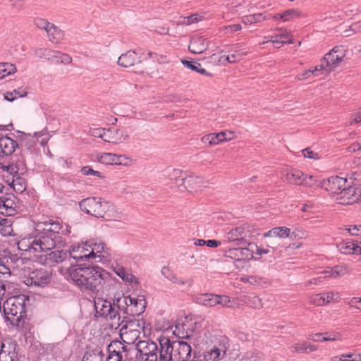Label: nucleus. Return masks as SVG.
Here are the masks:
<instances>
[{"label":"nucleus","instance_id":"1","mask_svg":"<svg viewBox=\"0 0 361 361\" xmlns=\"http://www.w3.org/2000/svg\"><path fill=\"white\" fill-rule=\"evenodd\" d=\"M59 272L82 290L99 293L109 279V274L99 267L71 266L59 268Z\"/></svg>","mask_w":361,"mask_h":361},{"label":"nucleus","instance_id":"2","mask_svg":"<svg viewBox=\"0 0 361 361\" xmlns=\"http://www.w3.org/2000/svg\"><path fill=\"white\" fill-rule=\"evenodd\" d=\"M29 300L25 295H18L8 298L3 303L5 315L8 320L18 322L25 314V302Z\"/></svg>","mask_w":361,"mask_h":361},{"label":"nucleus","instance_id":"3","mask_svg":"<svg viewBox=\"0 0 361 361\" xmlns=\"http://www.w3.org/2000/svg\"><path fill=\"white\" fill-rule=\"evenodd\" d=\"M80 208L90 215L97 218H104L107 212L114 209V206L101 198L88 197L80 202Z\"/></svg>","mask_w":361,"mask_h":361},{"label":"nucleus","instance_id":"4","mask_svg":"<svg viewBox=\"0 0 361 361\" xmlns=\"http://www.w3.org/2000/svg\"><path fill=\"white\" fill-rule=\"evenodd\" d=\"M35 252H46L51 250L56 247H62L65 245L63 238L59 234H54L53 233L43 232L36 236L33 239Z\"/></svg>","mask_w":361,"mask_h":361},{"label":"nucleus","instance_id":"5","mask_svg":"<svg viewBox=\"0 0 361 361\" xmlns=\"http://www.w3.org/2000/svg\"><path fill=\"white\" fill-rule=\"evenodd\" d=\"M118 309L123 310L124 315L138 316L144 312L145 300L143 298H135L130 296H122L116 298Z\"/></svg>","mask_w":361,"mask_h":361},{"label":"nucleus","instance_id":"6","mask_svg":"<svg viewBox=\"0 0 361 361\" xmlns=\"http://www.w3.org/2000/svg\"><path fill=\"white\" fill-rule=\"evenodd\" d=\"M347 50L343 46H336L324 55L322 61L326 63L329 71H334L343 61Z\"/></svg>","mask_w":361,"mask_h":361},{"label":"nucleus","instance_id":"7","mask_svg":"<svg viewBox=\"0 0 361 361\" xmlns=\"http://www.w3.org/2000/svg\"><path fill=\"white\" fill-rule=\"evenodd\" d=\"M140 324L138 320H129L120 329V335L125 343H134L139 338Z\"/></svg>","mask_w":361,"mask_h":361},{"label":"nucleus","instance_id":"8","mask_svg":"<svg viewBox=\"0 0 361 361\" xmlns=\"http://www.w3.org/2000/svg\"><path fill=\"white\" fill-rule=\"evenodd\" d=\"M361 197V188L355 185L343 188L338 192L336 200L341 204H353Z\"/></svg>","mask_w":361,"mask_h":361},{"label":"nucleus","instance_id":"9","mask_svg":"<svg viewBox=\"0 0 361 361\" xmlns=\"http://www.w3.org/2000/svg\"><path fill=\"white\" fill-rule=\"evenodd\" d=\"M136 350L145 361H158V347L156 343L149 340L140 341L136 345Z\"/></svg>","mask_w":361,"mask_h":361},{"label":"nucleus","instance_id":"10","mask_svg":"<svg viewBox=\"0 0 361 361\" xmlns=\"http://www.w3.org/2000/svg\"><path fill=\"white\" fill-rule=\"evenodd\" d=\"M52 279L51 273L44 269H36L30 273L28 277L25 280L27 286H44L51 282Z\"/></svg>","mask_w":361,"mask_h":361},{"label":"nucleus","instance_id":"11","mask_svg":"<svg viewBox=\"0 0 361 361\" xmlns=\"http://www.w3.org/2000/svg\"><path fill=\"white\" fill-rule=\"evenodd\" d=\"M35 55L40 59H47L53 63H70L72 61L71 57L66 54L45 48L37 49Z\"/></svg>","mask_w":361,"mask_h":361},{"label":"nucleus","instance_id":"12","mask_svg":"<svg viewBox=\"0 0 361 361\" xmlns=\"http://www.w3.org/2000/svg\"><path fill=\"white\" fill-rule=\"evenodd\" d=\"M256 244L249 243L247 247L230 248L225 252V256L236 261L253 259V248Z\"/></svg>","mask_w":361,"mask_h":361},{"label":"nucleus","instance_id":"13","mask_svg":"<svg viewBox=\"0 0 361 361\" xmlns=\"http://www.w3.org/2000/svg\"><path fill=\"white\" fill-rule=\"evenodd\" d=\"M159 343V355L158 361H172L173 356V341L171 342L168 337L161 336L158 338Z\"/></svg>","mask_w":361,"mask_h":361},{"label":"nucleus","instance_id":"14","mask_svg":"<svg viewBox=\"0 0 361 361\" xmlns=\"http://www.w3.org/2000/svg\"><path fill=\"white\" fill-rule=\"evenodd\" d=\"M173 356L172 361H187L191 355V346L185 341H173Z\"/></svg>","mask_w":361,"mask_h":361},{"label":"nucleus","instance_id":"15","mask_svg":"<svg viewBox=\"0 0 361 361\" xmlns=\"http://www.w3.org/2000/svg\"><path fill=\"white\" fill-rule=\"evenodd\" d=\"M347 180L339 176H331L321 182V186L326 190L338 195V192L346 185Z\"/></svg>","mask_w":361,"mask_h":361},{"label":"nucleus","instance_id":"16","mask_svg":"<svg viewBox=\"0 0 361 361\" xmlns=\"http://www.w3.org/2000/svg\"><path fill=\"white\" fill-rule=\"evenodd\" d=\"M338 292L329 291L319 294H314L310 297V302L317 306H324L332 302L338 300Z\"/></svg>","mask_w":361,"mask_h":361},{"label":"nucleus","instance_id":"17","mask_svg":"<svg viewBox=\"0 0 361 361\" xmlns=\"http://www.w3.org/2000/svg\"><path fill=\"white\" fill-rule=\"evenodd\" d=\"M16 197L13 195H3L0 197V212L6 216H13L16 212Z\"/></svg>","mask_w":361,"mask_h":361},{"label":"nucleus","instance_id":"18","mask_svg":"<svg viewBox=\"0 0 361 361\" xmlns=\"http://www.w3.org/2000/svg\"><path fill=\"white\" fill-rule=\"evenodd\" d=\"M18 146L17 142L7 135L0 134V157L11 155Z\"/></svg>","mask_w":361,"mask_h":361},{"label":"nucleus","instance_id":"19","mask_svg":"<svg viewBox=\"0 0 361 361\" xmlns=\"http://www.w3.org/2000/svg\"><path fill=\"white\" fill-rule=\"evenodd\" d=\"M89 249L90 243L87 242L82 243L76 246H73L72 248L68 252L69 257L76 260H91Z\"/></svg>","mask_w":361,"mask_h":361},{"label":"nucleus","instance_id":"20","mask_svg":"<svg viewBox=\"0 0 361 361\" xmlns=\"http://www.w3.org/2000/svg\"><path fill=\"white\" fill-rule=\"evenodd\" d=\"M204 180L202 177L195 175H188L186 173L184 180V185L182 186V190H186L189 192H197L203 186Z\"/></svg>","mask_w":361,"mask_h":361},{"label":"nucleus","instance_id":"21","mask_svg":"<svg viewBox=\"0 0 361 361\" xmlns=\"http://www.w3.org/2000/svg\"><path fill=\"white\" fill-rule=\"evenodd\" d=\"M109 356L106 361H123L125 345L118 341H114L108 346Z\"/></svg>","mask_w":361,"mask_h":361},{"label":"nucleus","instance_id":"22","mask_svg":"<svg viewBox=\"0 0 361 361\" xmlns=\"http://www.w3.org/2000/svg\"><path fill=\"white\" fill-rule=\"evenodd\" d=\"M68 257L69 253L68 251L64 250H56L45 255L44 262L47 265L54 266L59 263L65 262Z\"/></svg>","mask_w":361,"mask_h":361},{"label":"nucleus","instance_id":"23","mask_svg":"<svg viewBox=\"0 0 361 361\" xmlns=\"http://www.w3.org/2000/svg\"><path fill=\"white\" fill-rule=\"evenodd\" d=\"M233 132H220L219 133H210L202 137V142L209 143V145H216L221 142L229 141L233 139Z\"/></svg>","mask_w":361,"mask_h":361},{"label":"nucleus","instance_id":"24","mask_svg":"<svg viewBox=\"0 0 361 361\" xmlns=\"http://www.w3.org/2000/svg\"><path fill=\"white\" fill-rule=\"evenodd\" d=\"M209 47V42L202 36H194L190 39L189 50L194 54H202Z\"/></svg>","mask_w":361,"mask_h":361},{"label":"nucleus","instance_id":"25","mask_svg":"<svg viewBox=\"0 0 361 361\" xmlns=\"http://www.w3.org/2000/svg\"><path fill=\"white\" fill-rule=\"evenodd\" d=\"M338 248L345 255H361V241H343L338 245Z\"/></svg>","mask_w":361,"mask_h":361},{"label":"nucleus","instance_id":"26","mask_svg":"<svg viewBox=\"0 0 361 361\" xmlns=\"http://www.w3.org/2000/svg\"><path fill=\"white\" fill-rule=\"evenodd\" d=\"M119 311L123 312L118 308L116 305V299L114 300V304L110 310L106 312L104 317L108 318L110 321V326L111 328L117 329L120 327L124 322V320H121V315Z\"/></svg>","mask_w":361,"mask_h":361},{"label":"nucleus","instance_id":"27","mask_svg":"<svg viewBox=\"0 0 361 361\" xmlns=\"http://www.w3.org/2000/svg\"><path fill=\"white\" fill-rule=\"evenodd\" d=\"M0 350V361H13L16 357V344L14 342H8L7 345L1 343Z\"/></svg>","mask_w":361,"mask_h":361},{"label":"nucleus","instance_id":"28","mask_svg":"<svg viewBox=\"0 0 361 361\" xmlns=\"http://www.w3.org/2000/svg\"><path fill=\"white\" fill-rule=\"evenodd\" d=\"M137 62H140L137 54L131 50L121 54L118 59V64L124 68H129L134 66Z\"/></svg>","mask_w":361,"mask_h":361},{"label":"nucleus","instance_id":"29","mask_svg":"<svg viewBox=\"0 0 361 361\" xmlns=\"http://www.w3.org/2000/svg\"><path fill=\"white\" fill-rule=\"evenodd\" d=\"M217 299L216 294L203 293L197 295L195 302L200 305L212 307L218 305Z\"/></svg>","mask_w":361,"mask_h":361},{"label":"nucleus","instance_id":"30","mask_svg":"<svg viewBox=\"0 0 361 361\" xmlns=\"http://www.w3.org/2000/svg\"><path fill=\"white\" fill-rule=\"evenodd\" d=\"M186 173L179 169H173L169 173V179L171 184L182 190V186L184 185L185 176Z\"/></svg>","mask_w":361,"mask_h":361},{"label":"nucleus","instance_id":"31","mask_svg":"<svg viewBox=\"0 0 361 361\" xmlns=\"http://www.w3.org/2000/svg\"><path fill=\"white\" fill-rule=\"evenodd\" d=\"M247 236V231L243 226L237 227L225 235L228 242L243 241Z\"/></svg>","mask_w":361,"mask_h":361},{"label":"nucleus","instance_id":"32","mask_svg":"<svg viewBox=\"0 0 361 361\" xmlns=\"http://www.w3.org/2000/svg\"><path fill=\"white\" fill-rule=\"evenodd\" d=\"M290 229L286 227H275L263 234L264 238H276L277 239L284 238L290 236Z\"/></svg>","mask_w":361,"mask_h":361},{"label":"nucleus","instance_id":"33","mask_svg":"<svg viewBox=\"0 0 361 361\" xmlns=\"http://www.w3.org/2000/svg\"><path fill=\"white\" fill-rule=\"evenodd\" d=\"M112 304L110 301L104 300L102 298H97L94 300V308L96 315L104 317L106 312L111 310Z\"/></svg>","mask_w":361,"mask_h":361},{"label":"nucleus","instance_id":"34","mask_svg":"<svg viewBox=\"0 0 361 361\" xmlns=\"http://www.w3.org/2000/svg\"><path fill=\"white\" fill-rule=\"evenodd\" d=\"M90 243V258L92 259H94L96 258H99V260L102 258L104 257V255H102L103 252H105L106 245L104 243Z\"/></svg>","mask_w":361,"mask_h":361},{"label":"nucleus","instance_id":"35","mask_svg":"<svg viewBox=\"0 0 361 361\" xmlns=\"http://www.w3.org/2000/svg\"><path fill=\"white\" fill-rule=\"evenodd\" d=\"M4 169L11 174H22L26 172V166L23 160L18 159L15 163L4 167Z\"/></svg>","mask_w":361,"mask_h":361},{"label":"nucleus","instance_id":"36","mask_svg":"<svg viewBox=\"0 0 361 361\" xmlns=\"http://www.w3.org/2000/svg\"><path fill=\"white\" fill-rule=\"evenodd\" d=\"M13 179L10 186H11L16 192L22 193L26 190V180L21 176L22 174H12Z\"/></svg>","mask_w":361,"mask_h":361},{"label":"nucleus","instance_id":"37","mask_svg":"<svg viewBox=\"0 0 361 361\" xmlns=\"http://www.w3.org/2000/svg\"><path fill=\"white\" fill-rule=\"evenodd\" d=\"M186 324L184 323H178L175 326V329L173 331V334L181 339H188L190 338L192 336V331L189 329L188 328L185 329Z\"/></svg>","mask_w":361,"mask_h":361},{"label":"nucleus","instance_id":"38","mask_svg":"<svg viewBox=\"0 0 361 361\" xmlns=\"http://www.w3.org/2000/svg\"><path fill=\"white\" fill-rule=\"evenodd\" d=\"M312 339L314 341H336L341 340V335L339 333H317L312 336Z\"/></svg>","mask_w":361,"mask_h":361},{"label":"nucleus","instance_id":"39","mask_svg":"<svg viewBox=\"0 0 361 361\" xmlns=\"http://www.w3.org/2000/svg\"><path fill=\"white\" fill-rule=\"evenodd\" d=\"M304 174L299 171H291L286 174V181L292 185H302Z\"/></svg>","mask_w":361,"mask_h":361},{"label":"nucleus","instance_id":"40","mask_svg":"<svg viewBox=\"0 0 361 361\" xmlns=\"http://www.w3.org/2000/svg\"><path fill=\"white\" fill-rule=\"evenodd\" d=\"M162 275L173 283L180 286H184L186 282L183 279L178 278L176 274L171 272L168 267H163L161 269Z\"/></svg>","mask_w":361,"mask_h":361},{"label":"nucleus","instance_id":"41","mask_svg":"<svg viewBox=\"0 0 361 361\" xmlns=\"http://www.w3.org/2000/svg\"><path fill=\"white\" fill-rule=\"evenodd\" d=\"M18 140L21 147L31 148L36 142L35 137L30 134H25L23 132H18Z\"/></svg>","mask_w":361,"mask_h":361},{"label":"nucleus","instance_id":"42","mask_svg":"<svg viewBox=\"0 0 361 361\" xmlns=\"http://www.w3.org/2000/svg\"><path fill=\"white\" fill-rule=\"evenodd\" d=\"M0 233L3 236H11L13 234L12 221L11 219H1Z\"/></svg>","mask_w":361,"mask_h":361},{"label":"nucleus","instance_id":"43","mask_svg":"<svg viewBox=\"0 0 361 361\" xmlns=\"http://www.w3.org/2000/svg\"><path fill=\"white\" fill-rule=\"evenodd\" d=\"M50 41L53 42H58L63 38L62 31L51 23V27L47 29V32Z\"/></svg>","mask_w":361,"mask_h":361},{"label":"nucleus","instance_id":"44","mask_svg":"<svg viewBox=\"0 0 361 361\" xmlns=\"http://www.w3.org/2000/svg\"><path fill=\"white\" fill-rule=\"evenodd\" d=\"M34 237H30L28 238H23L18 243V247L19 250L28 252H35V245L33 242Z\"/></svg>","mask_w":361,"mask_h":361},{"label":"nucleus","instance_id":"45","mask_svg":"<svg viewBox=\"0 0 361 361\" xmlns=\"http://www.w3.org/2000/svg\"><path fill=\"white\" fill-rule=\"evenodd\" d=\"M97 160L103 164H114L116 154L99 153L96 155Z\"/></svg>","mask_w":361,"mask_h":361},{"label":"nucleus","instance_id":"46","mask_svg":"<svg viewBox=\"0 0 361 361\" xmlns=\"http://www.w3.org/2000/svg\"><path fill=\"white\" fill-rule=\"evenodd\" d=\"M265 19L262 13H255L247 15L243 17L242 22L247 25H250L259 22H262Z\"/></svg>","mask_w":361,"mask_h":361},{"label":"nucleus","instance_id":"47","mask_svg":"<svg viewBox=\"0 0 361 361\" xmlns=\"http://www.w3.org/2000/svg\"><path fill=\"white\" fill-rule=\"evenodd\" d=\"M16 70V67L12 63H0V79L4 78L6 75H8L15 73Z\"/></svg>","mask_w":361,"mask_h":361},{"label":"nucleus","instance_id":"48","mask_svg":"<svg viewBox=\"0 0 361 361\" xmlns=\"http://www.w3.org/2000/svg\"><path fill=\"white\" fill-rule=\"evenodd\" d=\"M182 63H183V65L185 67L191 69L192 71H196L202 75H206L209 77H211L212 75V73H208L204 68H200V63H197V65H195V64L192 63L191 61H186V60L182 61Z\"/></svg>","mask_w":361,"mask_h":361},{"label":"nucleus","instance_id":"49","mask_svg":"<svg viewBox=\"0 0 361 361\" xmlns=\"http://www.w3.org/2000/svg\"><path fill=\"white\" fill-rule=\"evenodd\" d=\"M226 352L221 350L218 348H214L208 355H206L207 360L216 361L222 359L224 357Z\"/></svg>","mask_w":361,"mask_h":361},{"label":"nucleus","instance_id":"50","mask_svg":"<svg viewBox=\"0 0 361 361\" xmlns=\"http://www.w3.org/2000/svg\"><path fill=\"white\" fill-rule=\"evenodd\" d=\"M301 16L302 13L300 11L297 9H289L282 13V20L284 22L290 21Z\"/></svg>","mask_w":361,"mask_h":361},{"label":"nucleus","instance_id":"51","mask_svg":"<svg viewBox=\"0 0 361 361\" xmlns=\"http://www.w3.org/2000/svg\"><path fill=\"white\" fill-rule=\"evenodd\" d=\"M335 278L343 277L350 272V268L345 264H341L334 267Z\"/></svg>","mask_w":361,"mask_h":361},{"label":"nucleus","instance_id":"52","mask_svg":"<svg viewBox=\"0 0 361 361\" xmlns=\"http://www.w3.org/2000/svg\"><path fill=\"white\" fill-rule=\"evenodd\" d=\"M246 52L238 53L236 51V54H231L226 56H221L219 59V62L224 58V60L230 63H233L241 60L242 56L246 55Z\"/></svg>","mask_w":361,"mask_h":361},{"label":"nucleus","instance_id":"53","mask_svg":"<svg viewBox=\"0 0 361 361\" xmlns=\"http://www.w3.org/2000/svg\"><path fill=\"white\" fill-rule=\"evenodd\" d=\"M118 276H119L123 281L133 283L135 280V277L133 274L127 272L123 268L120 267L116 271Z\"/></svg>","mask_w":361,"mask_h":361},{"label":"nucleus","instance_id":"54","mask_svg":"<svg viewBox=\"0 0 361 361\" xmlns=\"http://www.w3.org/2000/svg\"><path fill=\"white\" fill-rule=\"evenodd\" d=\"M104 355L100 352H94L92 353H86L82 359V361H103Z\"/></svg>","mask_w":361,"mask_h":361},{"label":"nucleus","instance_id":"55","mask_svg":"<svg viewBox=\"0 0 361 361\" xmlns=\"http://www.w3.org/2000/svg\"><path fill=\"white\" fill-rule=\"evenodd\" d=\"M135 349L134 348L125 345V353H123V361H135Z\"/></svg>","mask_w":361,"mask_h":361},{"label":"nucleus","instance_id":"56","mask_svg":"<svg viewBox=\"0 0 361 361\" xmlns=\"http://www.w3.org/2000/svg\"><path fill=\"white\" fill-rule=\"evenodd\" d=\"M105 217L107 219L109 220H115V221H119L121 220L123 218V214L121 212H118L114 207V209L107 212V213L105 214Z\"/></svg>","mask_w":361,"mask_h":361},{"label":"nucleus","instance_id":"57","mask_svg":"<svg viewBox=\"0 0 361 361\" xmlns=\"http://www.w3.org/2000/svg\"><path fill=\"white\" fill-rule=\"evenodd\" d=\"M116 158L114 164L116 165L130 166L133 161L130 157H126V155L116 154Z\"/></svg>","mask_w":361,"mask_h":361},{"label":"nucleus","instance_id":"58","mask_svg":"<svg viewBox=\"0 0 361 361\" xmlns=\"http://www.w3.org/2000/svg\"><path fill=\"white\" fill-rule=\"evenodd\" d=\"M114 134L116 136L115 139L116 140V144L123 142L128 138V133L123 130H114Z\"/></svg>","mask_w":361,"mask_h":361},{"label":"nucleus","instance_id":"59","mask_svg":"<svg viewBox=\"0 0 361 361\" xmlns=\"http://www.w3.org/2000/svg\"><path fill=\"white\" fill-rule=\"evenodd\" d=\"M56 330L67 334L69 331V325L66 320L60 319L56 323Z\"/></svg>","mask_w":361,"mask_h":361},{"label":"nucleus","instance_id":"60","mask_svg":"<svg viewBox=\"0 0 361 361\" xmlns=\"http://www.w3.org/2000/svg\"><path fill=\"white\" fill-rule=\"evenodd\" d=\"M35 25L39 29H43L47 32V29L51 27V23L46 20L45 19L37 18L35 20Z\"/></svg>","mask_w":361,"mask_h":361},{"label":"nucleus","instance_id":"61","mask_svg":"<svg viewBox=\"0 0 361 361\" xmlns=\"http://www.w3.org/2000/svg\"><path fill=\"white\" fill-rule=\"evenodd\" d=\"M47 228H44L45 233H53L54 234H59V231L61 229V226L59 222H51L47 225Z\"/></svg>","mask_w":361,"mask_h":361},{"label":"nucleus","instance_id":"62","mask_svg":"<svg viewBox=\"0 0 361 361\" xmlns=\"http://www.w3.org/2000/svg\"><path fill=\"white\" fill-rule=\"evenodd\" d=\"M106 130V129L105 128H91L89 130V134L93 137H100L103 140V135L105 134Z\"/></svg>","mask_w":361,"mask_h":361},{"label":"nucleus","instance_id":"63","mask_svg":"<svg viewBox=\"0 0 361 361\" xmlns=\"http://www.w3.org/2000/svg\"><path fill=\"white\" fill-rule=\"evenodd\" d=\"M302 154L305 158L314 159V160L319 159V156L318 153L313 152L310 147L302 149Z\"/></svg>","mask_w":361,"mask_h":361},{"label":"nucleus","instance_id":"64","mask_svg":"<svg viewBox=\"0 0 361 361\" xmlns=\"http://www.w3.org/2000/svg\"><path fill=\"white\" fill-rule=\"evenodd\" d=\"M103 140L109 143L116 144V136L114 134V130L111 129H106L105 134L103 135Z\"/></svg>","mask_w":361,"mask_h":361}]
</instances>
